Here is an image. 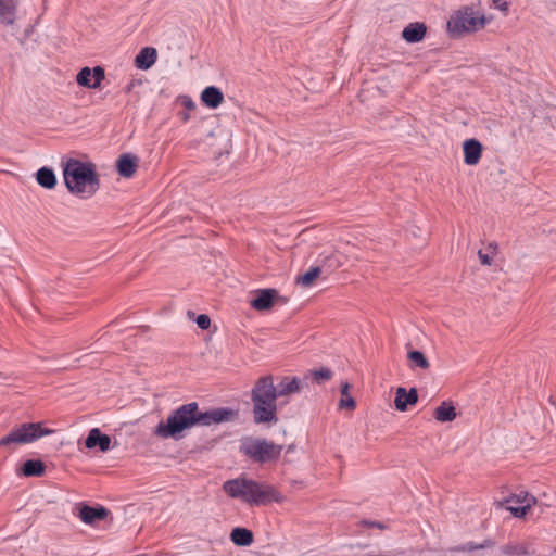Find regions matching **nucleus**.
I'll list each match as a JSON object with an SVG mask.
<instances>
[{
    "mask_svg": "<svg viewBox=\"0 0 556 556\" xmlns=\"http://www.w3.org/2000/svg\"><path fill=\"white\" fill-rule=\"evenodd\" d=\"M139 166V159L136 155L122 154L116 161L118 174L124 178H131Z\"/></svg>",
    "mask_w": 556,
    "mask_h": 556,
    "instance_id": "obj_11",
    "label": "nucleus"
},
{
    "mask_svg": "<svg viewBox=\"0 0 556 556\" xmlns=\"http://www.w3.org/2000/svg\"><path fill=\"white\" fill-rule=\"evenodd\" d=\"M63 178L67 190L80 199L91 198L100 187L96 166L91 162L67 160L63 167Z\"/></svg>",
    "mask_w": 556,
    "mask_h": 556,
    "instance_id": "obj_3",
    "label": "nucleus"
},
{
    "mask_svg": "<svg viewBox=\"0 0 556 556\" xmlns=\"http://www.w3.org/2000/svg\"><path fill=\"white\" fill-rule=\"evenodd\" d=\"M184 105L189 109V110H193L195 108V104L194 102L191 100V98H188V97H185L184 98V101H182Z\"/></svg>",
    "mask_w": 556,
    "mask_h": 556,
    "instance_id": "obj_35",
    "label": "nucleus"
},
{
    "mask_svg": "<svg viewBox=\"0 0 556 556\" xmlns=\"http://www.w3.org/2000/svg\"><path fill=\"white\" fill-rule=\"evenodd\" d=\"M464 162L467 165H476L482 156V144L476 139H467L463 143Z\"/></svg>",
    "mask_w": 556,
    "mask_h": 556,
    "instance_id": "obj_12",
    "label": "nucleus"
},
{
    "mask_svg": "<svg viewBox=\"0 0 556 556\" xmlns=\"http://www.w3.org/2000/svg\"><path fill=\"white\" fill-rule=\"evenodd\" d=\"M201 101L207 108L216 109L223 103L224 94L217 87L210 86L201 92Z\"/></svg>",
    "mask_w": 556,
    "mask_h": 556,
    "instance_id": "obj_16",
    "label": "nucleus"
},
{
    "mask_svg": "<svg viewBox=\"0 0 556 556\" xmlns=\"http://www.w3.org/2000/svg\"><path fill=\"white\" fill-rule=\"evenodd\" d=\"M188 118H189L188 114H185L182 119L186 122Z\"/></svg>",
    "mask_w": 556,
    "mask_h": 556,
    "instance_id": "obj_37",
    "label": "nucleus"
},
{
    "mask_svg": "<svg viewBox=\"0 0 556 556\" xmlns=\"http://www.w3.org/2000/svg\"><path fill=\"white\" fill-rule=\"evenodd\" d=\"M478 257L482 265H488V266L492 265L493 255H491L490 253L480 250L478 252Z\"/></svg>",
    "mask_w": 556,
    "mask_h": 556,
    "instance_id": "obj_31",
    "label": "nucleus"
},
{
    "mask_svg": "<svg viewBox=\"0 0 556 556\" xmlns=\"http://www.w3.org/2000/svg\"><path fill=\"white\" fill-rule=\"evenodd\" d=\"M433 417L440 422L453 421L457 417L456 408L452 402H442L433 412Z\"/></svg>",
    "mask_w": 556,
    "mask_h": 556,
    "instance_id": "obj_18",
    "label": "nucleus"
},
{
    "mask_svg": "<svg viewBox=\"0 0 556 556\" xmlns=\"http://www.w3.org/2000/svg\"><path fill=\"white\" fill-rule=\"evenodd\" d=\"M301 390V381L298 378H283L276 387L277 396H287Z\"/></svg>",
    "mask_w": 556,
    "mask_h": 556,
    "instance_id": "obj_20",
    "label": "nucleus"
},
{
    "mask_svg": "<svg viewBox=\"0 0 556 556\" xmlns=\"http://www.w3.org/2000/svg\"><path fill=\"white\" fill-rule=\"evenodd\" d=\"M224 492L231 498H238L251 506L282 503L285 496L271 484L238 477L224 482Z\"/></svg>",
    "mask_w": 556,
    "mask_h": 556,
    "instance_id": "obj_2",
    "label": "nucleus"
},
{
    "mask_svg": "<svg viewBox=\"0 0 556 556\" xmlns=\"http://www.w3.org/2000/svg\"><path fill=\"white\" fill-rule=\"evenodd\" d=\"M368 526L377 527L379 529H383L384 528V526L382 523H380V522H368Z\"/></svg>",
    "mask_w": 556,
    "mask_h": 556,
    "instance_id": "obj_36",
    "label": "nucleus"
},
{
    "mask_svg": "<svg viewBox=\"0 0 556 556\" xmlns=\"http://www.w3.org/2000/svg\"><path fill=\"white\" fill-rule=\"evenodd\" d=\"M350 389L351 384L348 381L341 383V399L339 401L340 409L354 410L356 407V402L350 394Z\"/></svg>",
    "mask_w": 556,
    "mask_h": 556,
    "instance_id": "obj_23",
    "label": "nucleus"
},
{
    "mask_svg": "<svg viewBox=\"0 0 556 556\" xmlns=\"http://www.w3.org/2000/svg\"><path fill=\"white\" fill-rule=\"evenodd\" d=\"M104 77V70L100 66H96L93 68L84 67L77 74L76 81L83 87L97 89L100 87Z\"/></svg>",
    "mask_w": 556,
    "mask_h": 556,
    "instance_id": "obj_9",
    "label": "nucleus"
},
{
    "mask_svg": "<svg viewBox=\"0 0 556 556\" xmlns=\"http://www.w3.org/2000/svg\"><path fill=\"white\" fill-rule=\"evenodd\" d=\"M110 445H111L110 437L108 434H103L102 439L99 440L98 447L100 448L101 452H106L110 450Z\"/></svg>",
    "mask_w": 556,
    "mask_h": 556,
    "instance_id": "obj_33",
    "label": "nucleus"
},
{
    "mask_svg": "<svg viewBox=\"0 0 556 556\" xmlns=\"http://www.w3.org/2000/svg\"><path fill=\"white\" fill-rule=\"evenodd\" d=\"M535 503L536 500L534 496L526 492H520L518 494H513L506 500V509L515 517L520 518L523 517Z\"/></svg>",
    "mask_w": 556,
    "mask_h": 556,
    "instance_id": "obj_8",
    "label": "nucleus"
},
{
    "mask_svg": "<svg viewBox=\"0 0 556 556\" xmlns=\"http://www.w3.org/2000/svg\"><path fill=\"white\" fill-rule=\"evenodd\" d=\"M418 401V393L415 388H412L407 391L403 387H399L395 393L394 405L395 408L400 412L407 410L408 405H414Z\"/></svg>",
    "mask_w": 556,
    "mask_h": 556,
    "instance_id": "obj_13",
    "label": "nucleus"
},
{
    "mask_svg": "<svg viewBox=\"0 0 556 556\" xmlns=\"http://www.w3.org/2000/svg\"><path fill=\"white\" fill-rule=\"evenodd\" d=\"M407 358L409 361L410 368L428 369L430 367L429 361L420 351H409L407 353Z\"/></svg>",
    "mask_w": 556,
    "mask_h": 556,
    "instance_id": "obj_25",
    "label": "nucleus"
},
{
    "mask_svg": "<svg viewBox=\"0 0 556 556\" xmlns=\"http://www.w3.org/2000/svg\"><path fill=\"white\" fill-rule=\"evenodd\" d=\"M53 432V429L45 428L42 422H24L13 427L7 435L1 438L0 446L11 448L16 445L29 444Z\"/></svg>",
    "mask_w": 556,
    "mask_h": 556,
    "instance_id": "obj_7",
    "label": "nucleus"
},
{
    "mask_svg": "<svg viewBox=\"0 0 556 556\" xmlns=\"http://www.w3.org/2000/svg\"><path fill=\"white\" fill-rule=\"evenodd\" d=\"M37 182L46 189H53L56 185V177L54 172L48 167H41L36 173Z\"/></svg>",
    "mask_w": 556,
    "mask_h": 556,
    "instance_id": "obj_21",
    "label": "nucleus"
},
{
    "mask_svg": "<svg viewBox=\"0 0 556 556\" xmlns=\"http://www.w3.org/2000/svg\"><path fill=\"white\" fill-rule=\"evenodd\" d=\"M157 59V52L155 48L146 47L135 58V65L139 70H149Z\"/></svg>",
    "mask_w": 556,
    "mask_h": 556,
    "instance_id": "obj_15",
    "label": "nucleus"
},
{
    "mask_svg": "<svg viewBox=\"0 0 556 556\" xmlns=\"http://www.w3.org/2000/svg\"><path fill=\"white\" fill-rule=\"evenodd\" d=\"M427 27L424 23H410L402 31V37L409 43H416L424 39Z\"/></svg>",
    "mask_w": 556,
    "mask_h": 556,
    "instance_id": "obj_14",
    "label": "nucleus"
},
{
    "mask_svg": "<svg viewBox=\"0 0 556 556\" xmlns=\"http://www.w3.org/2000/svg\"><path fill=\"white\" fill-rule=\"evenodd\" d=\"M197 325L201 328V329H208L210 326H211V319L207 315H199L198 318H197Z\"/></svg>",
    "mask_w": 556,
    "mask_h": 556,
    "instance_id": "obj_32",
    "label": "nucleus"
},
{
    "mask_svg": "<svg viewBox=\"0 0 556 556\" xmlns=\"http://www.w3.org/2000/svg\"><path fill=\"white\" fill-rule=\"evenodd\" d=\"M486 23L483 12L476 10L473 5H464L450 16L446 29L452 37H460L483 29Z\"/></svg>",
    "mask_w": 556,
    "mask_h": 556,
    "instance_id": "obj_5",
    "label": "nucleus"
},
{
    "mask_svg": "<svg viewBox=\"0 0 556 556\" xmlns=\"http://www.w3.org/2000/svg\"><path fill=\"white\" fill-rule=\"evenodd\" d=\"M492 5L503 12L504 14L508 13L509 10V3L506 0H491Z\"/></svg>",
    "mask_w": 556,
    "mask_h": 556,
    "instance_id": "obj_30",
    "label": "nucleus"
},
{
    "mask_svg": "<svg viewBox=\"0 0 556 556\" xmlns=\"http://www.w3.org/2000/svg\"><path fill=\"white\" fill-rule=\"evenodd\" d=\"M277 392L271 376L257 379L251 390L253 403V418L255 424H269L277 421Z\"/></svg>",
    "mask_w": 556,
    "mask_h": 556,
    "instance_id": "obj_4",
    "label": "nucleus"
},
{
    "mask_svg": "<svg viewBox=\"0 0 556 556\" xmlns=\"http://www.w3.org/2000/svg\"><path fill=\"white\" fill-rule=\"evenodd\" d=\"M230 539L238 546H249L253 542V533L245 528L238 527L231 531Z\"/></svg>",
    "mask_w": 556,
    "mask_h": 556,
    "instance_id": "obj_22",
    "label": "nucleus"
},
{
    "mask_svg": "<svg viewBox=\"0 0 556 556\" xmlns=\"http://www.w3.org/2000/svg\"><path fill=\"white\" fill-rule=\"evenodd\" d=\"M238 413L231 408L219 407L207 412H201L195 402L187 403L174 409L165 421L159 422L154 434L162 439L178 440L186 430L194 426H211L233 420Z\"/></svg>",
    "mask_w": 556,
    "mask_h": 556,
    "instance_id": "obj_1",
    "label": "nucleus"
},
{
    "mask_svg": "<svg viewBox=\"0 0 556 556\" xmlns=\"http://www.w3.org/2000/svg\"><path fill=\"white\" fill-rule=\"evenodd\" d=\"M16 14L15 0H0V23L13 25Z\"/></svg>",
    "mask_w": 556,
    "mask_h": 556,
    "instance_id": "obj_19",
    "label": "nucleus"
},
{
    "mask_svg": "<svg viewBox=\"0 0 556 556\" xmlns=\"http://www.w3.org/2000/svg\"><path fill=\"white\" fill-rule=\"evenodd\" d=\"M103 433L98 429L93 428L89 431L85 445L87 448H93L99 445V440L102 439Z\"/></svg>",
    "mask_w": 556,
    "mask_h": 556,
    "instance_id": "obj_27",
    "label": "nucleus"
},
{
    "mask_svg": "<svg viewBox=\"0 0 556 556\" xmlns=\"http://www.w3.org/2000/svg\"><path fill=\"white\" fill-rule=\"evenodd\" d=\"M486 546H488L486 544H479V545H477V544H475L472 542H469V543H466L463 546L456 547L455 549L458 551V552H472V551H476V549L484 548Z\"/></svg>",
    "mask_w": 556,
    "mask_h": 556,
    "instance_id": "obj_29",
    "label": "nucleus"
},
{
    "mask_svg": "<svg viewBox=\"0 0 556 556\" xmlns=\"http://www.w3.org/2000/svg\"><path fill=\"white\" fill-rule=\"evenodd\" d=\"M277 298L278 292L275 289L257 290L255 298L251 301V306L256 311H268Z\"/></svg>",
    "mask_w": 556,
    "mask_h": 556,
    "instance_id": "obj_10",
    "label": "nucleus"
},
{
    "mask_svg": "<svg viewBox=\"0 0 556 556\" xmlns=\"http://www.w3.org/2000/svg\"><path fill=\"white\" fill-rule=\"evenodd\" d=\"M282 445L276 444L264 438L244 437L240 440L241 454L255 463L265 464L279 459Z\"/></svg>",
    "mask_w": 556,
    "mask_h": 556,
    "instance_id": "obj_6",
    "label": "nucleus"
},
{
    "mask_svg": "<svg viewBox=\"0 0 556 556\" xmlns=\"http://www.w3.org/2000/svg\"><path fill=\"white\" fill-rule=\"evenodd\" d=\"M485 252L490 253L491 255H495L497 252V243L496 242H490L486 245Z\"/></svg>",
    "mask_w": 556,
    "mask_h": 556,
    "instance_id": "obj_34",
    "label": "nucleus"
},
{
    "mask_svg": "<svg viewBox=\"0 0 556 556\" xmlns=\"http://www.w3.org/2000/svg\"><path fill=\"white\" fill-rule=\"evenodd\" d=\"M108 516V510L104 507H91L84 505L79 510V518L87 525H92L98 520H102Z\"/></svg>",
    "mask_w": 556,
    "mask_h": 556,
    "instance_id": "obj_17",
    "label": "nucleus"
},
{
    "mask_svg": "<svg viewBox=\"0 0 556 556\" xmlns=\"http://www.w3.org/2000/svg\"><path fill=\"white\" fill-rule=\"evenodd\" d=\"M46 466L41 460L29 459L23 464L22 472L26 477H40L45 473Z\"/></svg>",
    "mask_w": 556,
    "mask_h": 556,
    "instance_id": "obj_24",
    "label": "nucleus"
},
{
    "mask_svg": "<svg viewBox=\"0 0 556 556\" xmlns=\"http://www.w3.org/2000/svg\"><path fill=\"white\" fill-rule=\"evenodd\" d=\"M309 375L312 376L314 381H316L317 383H321L324 381L331 379L332 371L328 368H320V369L312 370L309 372Z\"/></svg>",
    "mask_w": 556,
    "mask_h": 556,
    "instance_id": "obj_28",
    "label": "nucleus"
},
{
    "mask_svg": "<svg viewBox=\"0 0 556 556\" xmlns=\"http://www.w3.org/2000/svg\"><path fill=\"white\" fill-rule=\"evenodd\" d=\"M320 274H321L320 267H318V266L312 267L303 275H300L296 277V283L302 287L308 288L315 282V280L320 276Z\"/></svg>",
    "mask_w": 556,
    "mask_h": 556,
    "instance_id": "obj_26",
    "label": "nucleus"
}]
</instances>
